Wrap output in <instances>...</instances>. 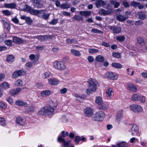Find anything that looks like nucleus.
Masks as SVG:
<instances>
[{"mask_svg": "<svg viewBox=\"0 0 147 147\" xmlns=\"http://www.w3.org/2000/svg\"><path fill=\"white\" fill-rule=\"evenodd\" d=\"M105 113L102 111H99L96 112L94 115L93 120L96 121H101L104 118Z\"/></svg>", "mask_w": 147, "mask_h": 147, "instance_id": "1", "label": "nucleus"}, {"mask_svg": "<svg viewBox=\"0 0 147 147\" xmlns=\"http://www.w3.org/2000/svg\"><path fill=\"white\" fill-rule=\"evenodd\" d=\"M53 64L54 67L57 69L62 70L66 68L65 63L62 61H55L53 62Z\"/></svg>", "mask_w": 147, "mask_h": 147, "instance_id": "2", "label": "nucleus"}, {"mask_svg": "<svg viewBox=\"0 0 147 147\" xmlns=\"http://www.w3.org/2000/svg\"><path fill=\"white\" fill-rule=\"evenodd\" d=\"M98 82L96 80L93 79H90L88 82V88L92 90L95 92L97 89V85Z\"/></svg>", "mask_w": 147, "mask_h": 147, "instance_id": "3", "label": "nucleus"}, {"mask_svg": "<svg viewBox=\"0 0 147 147\" xmlns=\"http://www.w3.org/2000/svg\"><path fill=\"white\" fill-rule=\"evenodd\" d=\"M131 110L135 112H140L142 111L143 108L140 105L136 104H133L129 106Z\"/></svg>", "mask_w": 147, "mask_h": 147, "instance_id": "4", "label": "nucleus"}, {"mask_svg": "<svg viewBox=\"0 0 147 147\" xmlns=\"http://www.w3.org/2000/svg\"><path fill=\"white\" fill-rule=\"evenodd\" d=\"M105 75L107 78L110 80H116L118 78L117 75L113 72H107L106 73Z\"/></svg>", "mask_w": 147, "mask_h": 147, "instance_id": "5", "label": "nucleus"}, {"mask_svg": "<svg viewBox=\"0 0 147 147\" xmlns=\"http://www.w3.org/2000/svg\"><path fill=\"white\" fill-rule=\"evenodd\" d=\"M25 73L23 70H17L13 72L12 74V77L13 78H16L18 77L24 75Z\"/></svg>", "mask_w": 147, "mask_h": 147, "instance_id": "6", "label": "nucleus"}, {"mask_svg": "<svg viewBox=\"0 0 147 147\" xmlns=\"http://www.w3.org/2000/svg\"><path fill=\"white\" fill-rule=\"evenodd\" d=\"M132 136L137 135L139 133V128L137 126L136 124H133L131 129L129 131Z\"/></svg>", "mask_w": 147, "mask_h": 147, "instance_id": "7", "label": "nucleus"}, {"mask_svg": "<svg viewBox=\"0 0 147 147\" xmlns=\"http://www.w3.org/2000/svg\"><path fill=\"white\" fill-rule=\"evenodd\" d=\"M48 83L50 85L55 86L58 84L60 82L59 81L55 78H50L48 80Z\"/></svg>", "mask_w": 147, "mask_h": 147, "instance_id": "8", "label": "nucleus"}, {"mask_svg": "<svg viewBox=\"0 0 147 147\" xmlns=\"http://www.w3.org/2000/svg\"><path fill=\"white\" fill-rule=\"evenodd\" d=\"M106 97L107 98H112L114 95L113 91L112 88H108L105 92Z\"/></svg>", "mask_w": 147, "mask_h": 147, "instance_id": "9", "label": "nucleus"}, {"mask_svg": "<svg viewBox=\"0 0 147 147\" xmlns=\"http://www.w3.org/2000/svg\"><path fill=\"white\" fill-rule=\"evenodd\" d=\"M84 111V114L87 116L91 117L93 114V110L91 108H87L85 109Z\"/></svg>", "mask_w": 147, "mask_h": 147, "instance_id": "10", "label": "nucleus"}, {"mask_svg": "<svg viewBox=\"0 0 147 147\" xmlns=\"http://www.w3.org/2000/svg\"><path fill=\"white\" fill-rule=\"evenodd\" d=\"M74 96L76 98V100L80 102H82L81 100H85L86 98V96L85 95L79 94H75Z\"/></svg>", "mask_w": 147, "mask_h": 147, "instance_id": "11", "label": "nucleus"}, {"mask_svg": "<svg viewBox=\"0 0 147 147\" xmlns=\"http://www.w3.org/2000/svg\"><path fill=\"white\" fill-rule=\"evenodd\" d=\"M95 4L98 8L103 7L106 5L105 2L102 0H97L95 2Z\"/></svg>", "mask_w": 147, "mask_h": 147, "instance_id": "12", "label": "nucleus"}, {"mask_svg": "<svg viewBox=\"0 0 147 147\" xmlns=\"http://www.w3.org/2000/svg\"><path fill=\"white\" fill-rule=\"evenodd\" d=\"M44 11H45V10H35L33 9L32 8L30 12V13L32 14H33L34 15H37L38 14H42V12Z\"/></svg>", "mask_w": 147, "mask_h": 147, "instance_id": "13", "label": "nucleus"}, {"mask_svg": "<svg viewBox=\"0 0 147 147\" xmlns=\"http://www.w3.org/2000/svg\"><path fill=\"white\" fill-rule=\"evenodd\" d=\"M52 92L49 90H45L41 92L40 94L42 97H47L49 96Z\"/></svg>", "mask_w": 147, "mask_h": 147, "instance_id": "14", "label": "nucleus"}, {"mask_svg": "<svg viewBox=\"0 0 147 147\" xmlns=\"http://www.w3.org/2000/svg\"><path fill=\"white\" fill-rule=\"evenodd\" d=\"M127 89L128 90L132 92H136L137 90V88L136 86L131 84L128 85Z\"/></svg>", "mask_w": 147, "mask_h": 147, "instance_id": "15", "label": "nucleus"}, {"mask_svg": "<svg viewBox=\"0 0 147 147\" xmlns=\"http://www.w3.org/2000/svg\"><path fill=\"white\" fill-rule=\"evenodd\" d=\"M128 18V16H126L122 15H118L117 16V20L119 21L123 22Z\"/></svg>", "mask_w": 147, "mask_h": 147, "instance_id": "16", "label": "nucleus"}, {"mask_svg": "<svg viewBox=\"0 0 147 147\" xmlns=\"http://www.w3.org/2000/svg\"><path fill=\"white\" fill-rule=\"evenodd\" d=\"M13 42L15 43L20 44L23 43L22 40L21 38L16 36L13 37Z\"/></svg>", "mask_w": 147, "mask_h": 147, "instance_id": "17", "label": "nucleus"}, {"mask_svg": "<svg viewBox=\"0 0 147 147\" xmlns=\"http://www.w3.org/2000/svg\"><path fill=\"white\" fill-rule=\"evenodd\" d=\"M16 122V123L23 125L25 124V121L24 119L21 117H18L17 118Z\"/></svg>", "mask_w": 147, "mask_h": 147, "instance_id": "18", "label": "nucleus"}, {"mask_svg": "<svg viewBox=\"0 0 147 147\" xmlns=\"http://www.w3.org/2000/svg\"><path fill=\"white\" fill-rule=\"evenodd\" d=\"M46 107H47V110L46 111V114L48 115H53L54 112V109L50 106H46Z\"/></svg>", "mask_w": 147, "mask_h": 147, "instance_id": "19", "label": "nucleus"}, {"mask_svg": "<svg viewBox=\"0 0 147 147\" xmlns=\"http://www.w3.org/2000/svg\"><path fill=\"white\" fill-rule=\"evenodd\" d=\"M21 88H17L16 89H12L10 91L11 95L14 96L17 94L21 90Z\"/></svg>", "mask_w": 147, "mask_h": 147, "instance_id": "20", "label": "nucleus"}, {"mask_svg": "<svg viewBox=\"0 0 147 147\" xmlns=\"http://www.w3.org/2000/svg\"><path fill=\"white\" fill-rule=\"evenodd\" d=\"M16 105L18 106H23L26 107L28 106V104L26 102L20 100H18L15 102Z\"/></svg>", "mask_w": 147, "mask_h": 147, "instance_id": "21", "label": "nucleus"}, {"mask_svg": "<svg viewBox=\"0 0 147 147\" xmlns=\"http://www.w3.org/2000/svg\"><path fill=\"white\" fill-rule=\"evenodd\" d=\"M57 140L59 142H63L64 147H67L70 142L66 141L64 139L61 138H59V139H57Z\"/></svg>", "mask_w": 147, "mask_h": 147, "instance_id": "22", "label": "nucleus"}, {"mask_svg": "<svg viewBox=\"0 0 147 147\" xmlns=\"http://www.w3.org/2000/svg\"><path fill=\"white\" fill-rule=\"evenodd\" d=\"M140 96L139 94H134L132 96L131 100L134 101H138L140 100Z\"/></svg>", "mask_w": 147, "mask_h": 147, "instance_id": "23", "label": "nucleus"}, {"mask_svg": "<svg viewBox=\"0 0 147 147\" xmlns=\"http://www.w3.org/2000/svg\"><path fill=\"white\" fill-rule=\"evenodd\" d=\"M137 15L138 16L139 18L141 20H144L146 18V15L144 12L141 11L139 12Z\"/></svg>", "mask_w": 147, "mask_h": 147, "instance_id": "24", "label": "nucleus"}, {"mask_svg": "<svg viewBox=\"0 0 147 147\" xmlns=\"http://www.w3.org/2000/svg\"><path fill=\"white\" fill-rule=\"evenodd\" d=\"M103 102L102 98L100 96H97L95 98V102L98 106Z\"/></svg>", "mask_w": 147, "mask_h": 147, "instance_id": "25", "label": "nucleus"}, {"mask_svg": "<svg viewBox=\"0 0 147 147\" xmlns=\"http://www.w3.org/2000/svg\"><path fill=\"white\" fill-rule=\"evenodd\" d=\"M98 106L99 108L100 109L103 110H107L108 108V105L103 103V102L100 104Z\"/></svg>", "mask_w": 147, "mask_h": 147, "instance_id": "26", "label": "nucleus"}, {"mask_svg": "<svg viewBox=\"0 0 147 147\" xmlns=\"http://www.w3.org/2000/svg\"><path fill=\"white\" fill-rule=\"evenodd\" d=\"M91 13V12L90 11H81L79 12L80 15L84 16L86 17L90 16Z\"/></svg>", "mask_w": 147, "mask_h": 147, "instance_id": "27", "label": "nucleus"}, {"mask_svg": "<svg viewBox=\"0 0 147 147\" xmlns=\"http://www.w3.org/2000/svg\"><path fill=\"white\" fill-rule=\"evenodd\" d=\"M14 57L11 55H8L7 56L6 61L9 62H12L14 61Z\"/></svg>", "mask_w": 147, "mask_h": 147, "instance_id": "28", "label": "nucleus"}, {"mask_svg": "<svg viewBox=\"0 0 147 147\" xmlns=\"http://www.w3.org/2000/svg\"><path fill=\"white\" fill-rule=\"evenodd\" d=\"M138 43L140 46H143L145 44L144 39L141 37H138L137 38Z\"/></svg>", "mask_w": 147, "mask_h": 147, "instance_id": "29", "label": "nucleus"}, {"mask_svg": "<svg viewBox=\"0 0 147 147\" xmlns=\"http://www.w3.org/2000/svg\"><path fill=\"white\" fill-rule=\"evenodd\" d=\"M47 110V107H45L42 108H41L38 112V114L39 115H44L45 114H46V111Z\"/></svg>", "mask_w": 147, "mask_h": 147, "instance_id": "30", "label": "nucleus"}, {"mask_svg": "<svg viewBox=\"0 0 147 147\" xmlns=\"http://www.w3.org/2000/svg\"><path fill=\"white\" fill-rule=\"evenodd\" d=\"M4 6L6 8H14L16 7V5L15 3H5L4 5Z\"/></svg>", "mask_w": 147, "mask_h": 147, "instance_id": "31", "label": "nucleus"}, {"mask_svg": "<svg viewBox=\"0 0 147 147\" xmlns=\"http://www.w3.org/2000/svg\"><path fill=\"white\" fill-rule=\"evenodd\" d=\"M66 42L68 44H77L78 43L77 41L74 39H67L66 40Z\"/></svg>", "mask_w": 147, "mask_h": 147, "instance_id": "32", "label": "nucleus"}, {"mask_svg": "<svg viewBox=\"0 0 147 147\" xmlns=\"http://www.w3.org/2000/svg\"><path fill=\"white\" fill-rule=\"evenodd\" d=\"M9 86L8 83L6 82H3L0 85V87L1 88L4 89L9 88Z\"/></svg>", "mask_w": 147, "mask_h": 147, "instance_id": "33", "label": "nucleus"}, {"mask_svg": "<svg viewBox=\"0 0 147 147\" xmlns=\"http://www.w3.org/2000/svg\"><path fill=\"white\" fill-rule=\"evenodd\" d=\"M34 111V107L32 105H30L26 108L25 111L28 113H32Z\"/></svg>", "mask_w": 147, "mask_h": 147, "instance_id": "34", "label": "nucleus"}, {"mask_svg": "<svg viewBox=\"0 0 147 147\" xmlns=\"http://www.w3.org/2000/svg\"><path fill=\"white\" fill-rule=\"evenodd\" d=\"M95 60L96 61L98 62H103L104 61V58L103 56L98 55L96 57Z\"/></svg>", "mask_w": 147, "mask_h": 147, "instance_id": "35", "label": "nucleus"}, {"mask_svg": "<svg viewBox=\"0 0 147 147\" xmlns=\"http://www.w3.org/2000/svg\"><path fill=\"white\" fill-rule=\"evenodd\" d=\"M112 65L116 68L121 69L122 67V66L121 64L116 63H112Z\"/></svg>", "mask_w": 147, "mask_h": 147, "instance_id": "36", "label": "nucleus"}, {"mask_svg": "<svg viewBox=\"0 0 147 147\" xmlns=\"http://www.w3.org/2000/svg\"><path fill=\"white\" fill-rule=\"evenodd\" d=\"M37 38L43 41L45 40V35H38L33 36L32 38Z\"/></svg>", "mask_w": 147, "mask_h": 147, "instance_id": "37", "label": "nucleus"}, {"mask_svg": "<svg viewBox=\"0 0 147 147\" xmlns=\"http://www.w3.org/2000/svg\"><path fill=\"white\" fill-rule=\"evenodd\" d=\"M71 52L75 55L76 56H80L81 55V54L80 52L77 50L74 49H72L71 51Z\"/></svg>", "mask_w": 147, "mask_h": 147, "instance_id": "38", "label": "nucleus"}, {"mask_svg": "<svg viewBox=\"0 0 147 147\" xmlns=\"http://www.w3.org/2000/svg\"><path fill=\"white\" fill-rule=\"evenodd\" d=\"M113 33L118 34L121 31V29L118 27H116L113 28Z\"/></svg>", "mask_w": 147, "mask_h": 147, "instance_id": "39", "label": "nucleus"}, {"mask_svg": "<svg viewBox=\"0 0 147 147\" xmlns=\"http://www.w3.org/2000/svg\"><path fill=\"white\" fill-rule=\"evenodd\" d=\"M71 5L68 3H64L61 5V8L63 9H68L71 7Z\"/></svg>", "mask_w": 147, "mask_h": 147, "instance_id": "40", "label": "nucleus"}, {"mask_svg": "<svg viewBox=\"0 0 147 147\" xmlns=\"http://www.w3.org/2000/svg\"><path fill=\"white\" fill-rule=\"evenodd\" d=\"M73 18L75 20L78 21H82L83 20V18L78 15L74 16L73 17Z\"/></svg>", "mask_w": 147, "mask_h": 147, "instance_id": "41", "label": "nucleus"}, {"mask_svg": "<svg viewBox=\"0 0 147 147\" xmlns=\"http://www.w3.org/2000/svg\"><path fill=\"white\" fill-rule=\"evenodd\" d=\"M117 40L119 42H123L124 41L125 39V37L123 36H117L116 37Z\"/></svg>", "mask_w": 147, "mask_h": 147, "instance_id": "42", "label": "nucleus"}, {"mask_svg": "<svg viewBox=\"0 0 147 147\" xmlns=\"http://www.w3.org/2000/svg\"><path fill=\"white\" fill-rule=\"evenodd\" d=\"M42 14H43V15L41 16V17L42 18L44 19L47 20L48 19L50 15V14H46L43 12V11L42 12Z\"/></svg>", "mask_w": 147, "mask_h": 147, "instance_id": "43", "label": "nucleus"}, {"mask_svg": "<svg viewBox=\"0 0 147 147\" xmlns=\"http://www.w3.org/2000/svg\"><path fill=\"white\" fill-rule=\"evenodd\" d=\"M5 43L8 46H12V41L10 40H7L5 41Z\"/></svg>", "mask_w": 147, "mask_h": 147, "instance_id": "44", "label": "nucleus"}, {"mask_svg": "<svg viewBox=\"0 0 147 147\" xmlns=\"http://www.w3.org/2000/svg\"><path fill=\"white\" fill-rule=\"evenodd\" d=\"M16 85L17 86H22L23 85V82L20 79L18 80L16 82Z\"/></svg>", "mask_w": 147, "mask_h": 147, "instance_id": "45", "label": "nucleus"}, {"mask_svg": "<svg viewBox=\"0 0 147 147\" xmlns=\"http://www.w3.org/2000/svg\"><path fill=\"white\" fill-rule=\"evenodd\" d=\"M88 51L90 53H97L98 52V50L97 49H89Z\"/></svg>", "mask_w": 147, "mask_h": 147, "instance_id": "46", "label": "nucleus"}, {"mask_svg": "<svg viewBox=\"0 0 147 147\" xmlns=\"http://www.w3.org/2000/svg\"><path fill=\"white\" fill-rule=\"evenodd\" d=\"M99 13L101 15H106L109 14L107 11H106L104 9H102L99 11Z\"/></svg>", "mask_w": 147, "mask_h": 147, "instance_id": "47", "label": "nucleus"}, {"mask_svg": "<svg viewBox=\"0 0 147 147\" xmlns=\"http://www.w3.org/2000/svg\"><path fill=\"white\" fill-rule=\"evenodd\" d=\"M24 8L25 11L29 12V13L32 9L31 7L28 5H25Z\"/></svg>", "mask_w": 147, "mask_h": 147, "instance_id": "48", "label": "nucleus"}, {"mask_svg": "<svg viewBox=\"0 0 147 147\" xmlns=\"http://www.w3.org/2000/svg\"><path fill=\"white\" fill-rule=\"evenodd\" d=\"M7 105L4 102L0 101V107L3 109H5L7 108Z\"/></svg>", "mask_w": 147, "mask_h": 147, "instance_id": "49", "label": "nucleus"}, {"mask_svg": "<svg viewBox=\"0 0 147 147\" xmlns=\"http://www.w3.org/2000/svg\"><path fill=\"white\" fill-rule=\"evenodd\" d=\"M51 75V73L50 72H45L43 74V76L45 78H49Z\"/></svg>", "mask_w": 147, "mask_h": 147, "instance_id": "50", "label": "nucleus"}, {"mask_svg": "<svg viewBox=\"0 0 147 147\" xmlns=\"http://www.w3.org/2000/svg\"><path fill=\"white\" fill-rule=\"evenodd\" d=\"M26 22L27 24L29 25H30L32 22V20L29 17H26Z\"/></svg>", "mask_w": 147, "mask_h": 147, "instance_id": "51", "label": "nucleus"}, {"mask_svg": "<svg viewBox=\"0 0 147 147\" xmlns=\"http://www.w3.org/2000/svg\"><path fill=\"white\" fill-rule=\"evenodd\" d=\"M3 13L5 15L7 16L10 15L11 14V12L8 10H5L2 11Z\"/></svg>", "mask_w": 147, "mask_h": 147, "instance_id": "52", "label": "nucleus"}, {"mask_svg": "<svg viewBox=\"0 0 147 147\" xmlns=\"http://www.w3.org/2000/svg\"><path fill=\"white\" fill-rule=\"evenodd\" d=\"M33 64V63L32 62H29L26 63V66L29 69H30L32 67Z\"/></svg>", "mask_w": 147, "mask_h": 147, "instance_id": "53", "label": "nucleus"}, {"mask_svg": "<svg viewBox=\"0 0 147 147\" xmlns=\"http://www.w3.org/2000/svg\"><path fill=\"white\" fill-rule=\"evenodd\" d=\"M112 55L114 57L118 58H119L121 57L120 54L118 53H113Z\"/></svg>", "mask_w": 147, "mask_h": 147, "instance_id": "54", "label": "nucleus"}, {"mask_svg": "<svg viewBox=\"0 0 147 147\" xmlns=\"http://www.w3.org/2000/svg\"><path fill=\"white\" fill-rule=\"evenodd\" d=\"M92 92H95L92 90L91 89L89 88L87 89L86 91V94L88 95H90Z\"/></svg>", "mask_w": 147, "mask_h": 147, "instance_id": "55", "label": "nucleus"}, {"mask_svg": "<svg viewBox=\"0 0 147 147\" xmlns=\"http://www.w3.org/2000/svg\"><path fill=\"white\" fill-rule=\"evenodd\" d=\"M0 123L2 125H5V120L4 118L0 117Z\"/></svg>", "mask_w": 147, "mask_h": 147, "instance_id": "56", "label": "nucleus"}, {"mask_svg": "<svg viewBox=\"0 0 147 147\" xmlns=\"http://www.w3.org/2000/svg\"><path fill=\"white\" fill-rule=\"evenodd\" d=\"M32 2L33 3V5L34 7L36 6L40 2L41 0H32Z\"/></svg>", "mask_w": 147, "mask_h": 147, "instance_id": "57", "label": "nucleus"}, {"mask_svg": "<svg viewBox=\"0 0 147 147\" xmlns=\"http://www.w3.org/2000/svg\"><path fill=\"white\" fill-rule=\"evenodd\" d=\"M125 145L126 144L125 142H121L117 144L118 147H125Z\"/></svg>", "mask_w": 147, "mask_h": 147, "instance_id": "58", "label": "nucleus"}, {"mask_svg": "<svg viewBox=\"0 0 147 147\" xmlns=\"http://www.w3.org/2000/svg\"><path fill=\"white\" fill-rule=\"evenodd\" d=\"M58 22V20L56 19H53L52 20L49 22L50 24L54 25L56 24Z\"/></svg>", "mask_w": 147, "mask_h": 147, "instance_id": "59", "label": "nucleus"}, {"mask_svg": "<svg viewBox=\"0 0 147 147\" xmlns=\"http://www.w3.org/2000/svg\"><path fill=\"white\" fill-rule=\"evenodd\" d=\"M91 31L94 33H102V32L97 29H93Z\"/></svg>", "mask_w": 147, "mask_h": 147, "instance_id": "60", "label": "nucleus"}, {"mask_svg": "<svg viewBox=\"0 0 147 147\" xmlns=\"http://www.w3.org/2000/svg\"><path fill=\"white\" fill-rule=\"evenodd\" d=\"M80 141V138L79 136H76L75 138L74 141L77 143H78Z\"/></svg>", "mask_w": 147, "mask_h": 147, "instance_id": "61", "label": "nucleus"}, {"mask_svg": "<svg viewBox=\"0 0 147 147\" xmlns=\"http://www.w3.org/2000/svg\"><path fill=\"white\" fill-rule=\"evenodd\" d=\"M88 60L90 63H92L94 61L93 57L91 56H89L87 58Z\"/></svg>", "mask_w": 147, "mask_h": 147, "instance_id": "62", "label": "nucleus"}, {"mask_svg": "<svg viewBox=\"0 0 147 147\" xmlns=\"http://www.w3.org/2000/svg\"><path fill=\"white\" fill-rule=\"evenodd\" d=\"M67 91V89L66 88H64L60 90V92L61 94H65L66 93Z\"/></svg>", "mask_w": 147, "mask_h": 147, "instance_id": "63", "label": "nucleus"}, {"mask_svg": "<svg viewBox=\"0 0 147 147\" xmlns=\"http://www.w3.org/2000/svg\"><path fill=\"white\" fill-rule=\"evenodd\" d=\"M51 104L53 107H56L57 105V101H51Z\"/></svg>", "mask_w": 147, "mask_h": 147, "instance_id": "64", "label": "nucleus"}]
</instances>
